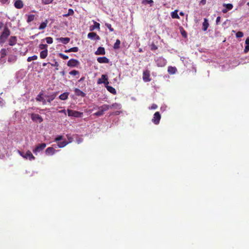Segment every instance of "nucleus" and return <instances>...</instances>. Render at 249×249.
<instances>
[{
	"label": "nucleus",
	"instance_id": "40",
	"mask_svg": "<svg viewBox=\"0 0 249 249\" xmlns=\"http://www.w3.org/2000/svg\"><path fill=\"white\" fill-rule=\"evenodd\" d=\"M154 1L153 0H143V3L144 4H149L150 5L153 3Z\"/></svg>",
	"mask_w": 249,
	"mask_h": 249
},
{
	"label": "nucleus",
	"instance_id": "6",
	"mask_svg": "<svg viewBox=\"0 0 249 249\" xmlns=\"http://www.w3.org/2000/svg\"><path fill=\"white\" fill-rule=\"evenodd\" d=\"M102 83H104L105 85H107L109 84L107 76V75L103 74L101 76V78L98 79L97 84H101Z\"/></svg>",
	"mask_w": 249,
	"mask_h": 249
},
{
	"label": "nucleus",
	"instance_id": "11",
	"mask_svg": "<svg viewBox=\"0 0 249 249\" xmlns=\"http://www.w3.org/2000/svg\"><path fill=\"white\" fill-rule=\"evenodd\" d=\"M23 158L26 159H29L30 160H34L35 159V157L29 150L26 152L25 155H24Z\"/></svg>",
	"mask_w": 249,
	"mask_h": 249
},
{
	"label": "nucleus",
	"instance_id": "26",
	"mask_svg": "<svg viewBox=\"0 0 249 249\" xmlns=\"http://www.w3.org/2000/svg\"><path fill=\"white\" fill-rule=\"evenodd\" d=\"M106 87L107 89V90L110 92V93L113 94H116V89L112 87L111 86H107V85H106Z\"/></svg>",
	"mask_w": 249,
	"mask_h": 249
},
{
	"label": "nucleus",
	"instance_id": "38",
	"mask_svg": "<svg viewBox=\"0 0 249 249\" xmlns=\"http://www.w3.org/2000/svg\"><path fill=\"white\" fill-rule=\"evenodd\" d=\"M53 61L54 63L53 64L51 63V65H52V66L55 67H56L55 69L56 70H58V67L59 66V64H58V62L55 60H54ZM49 63L50 64V63Z\"/></svg>",
	"mask_w": 249,
	"mask_h": 249
},
{
	"label": "nucleus",
	"instance_id": "53",
	"mask_svg": "<svg viewBox=\"0 0 249 249\" xmlns=\"http://www.w3.org/2000/svg\"><path fill=\"white\" fill-rule=\"evenodd\" d=\"M160 60L163 61V64L162 65H159V64H158V66L162 67V66H165V60L164 59H162V58H160Z\"/></svg>",
	"mask_w": 249,
	"mask_h": 249
},
{
	"label": "nucleus",
	"instance_id": "17",
	"mask_svg": "<svg viewBox=\"0 0 249 249\" xmlns=\"http://www.w3.org/2000/svg\"><path fill=\"white\" fill-rule=\"evenodd\" d=\"M223 6L225 7V8L222 9V12L224 13H226L228 10H231L233 7L231 3L227 4H224Z\"/></svg>",
	"mask_w": 249,
	"mask_h": 249
},
{
	"label": "nucleus",
	"instance_id": "64",
	"mask_svg": "<svg viewBox=\"0 0 249 249\" xmlns=\"http://www.w3.org/2000/svg\"><path fill=\"white\" fill-rule=\"evenodd\" d=\"M47 64H48V63H43V65H43V66H44H44H46L47 65Z\"/></svg>",
	"mask_w": 249,
	"mask_h": 249
},
{
	"label": "nucleus",
	"instance_id": "21",
	"mask_svg": "<svg viewBox=\"0 0 249 249\" xmlns=\"http://www.w3.org/2000/svg\"><path fill=\"white\" fill-rule=\"evenodd\" d=\"M99 109L102 110L104 113L105 111L108 110L110 109V105L104 104L98 107Z\"/></svg>",
	"mask_w": 249,
	"mask_h": 249
},
{
	"label": "nucleus",
	"instance_id": "59",
	"mask_svg": "<svg viewBox=\"0 0 249 249\" xmlns=\"http://www.w3.org/2000/svg\"><path fill=\"white\" fill-rule=\"evenodd\" d=\"M245 43L247 45H249V37L247 38Z\"/></svg>",
	"mask_w": 249,
	"mask_h": 249
},
{
	"label": "nucleus",
	"instance_id": "31",
	"mask_svg": "<svg viewBox=\"0 0 249 249\" xmlns=\"http://www.w3.org/2000/svg\"><path fill=\"white\" fill-rule=\"evenodd\" d=\"M69 93L68 92H65L61 94L59 98L62 100H65L68 98Z\"/></svg>",
	"mask_w": 249,
	"mask_h": 249
},
{
	"label": "nucleus",
	"instance_id": "4",
	"mask_svg": "<svg viewBox=\"0 0 249 249\" xmlns=\"http://www.w3.org/2000/svg\"><path fill=\"white\" fill-rule=\"evenodd\" d=\"M46 146V144L45 143H42L38 144L36 147L33 150V152L36 155H37L38 153L42 151Z\"/></svg>",
	"mask_w": 249,
	"mask_h": 249
},
{
	"label": "nucleus",
	"instance_id": "49",
	"mask_svg": "<svg viewBox=\"0 0 249 249\" xmlns=\"http://www.w3.org/2000/svg\"><path fill=\"white\" fill-rule=\"evenodd\" d=\"M249 51V45H247L244 49V53H247Z\"/></svg>",
	"mask_w": 249,
	"mask_h": 249
},
{
	"label": "nucleus",
	"instance_id": "16",
	"mask_svg": "<svg viewBox=\"0 0 249 249\" xmlns=\"http://www.w3.org/2000/svg\"><path fill=\"white\" fill-rule=\"evenodd\" d=\"M97 60L99 63H108L109 62V59L105 56L98 57Z\"/></svg>",
	"mask_w": 249,
	"mask_h": 249
},
{
	"label": "nucleus",
	"instance_id": "54",
	"mask_svg": "<svg viewBox=\"0 0 249 249\" xmlns=\"http://www.w3.org/2000/svg\"><path fill=\"white\" fill-rule=\"evenodd\" d=\"M158 49V47L154 44H153L151 46V50H156Z\"/></svg>",
	"mask_w": 249,
	"mask_h": 249
},
{
	"label": "nucleus",
	"instance_id": "62",
	"mask_svg": "<svg viewBox=\"0 0 249 249\" xmlns=\"http://www.w3.org/2000/svg\"><path fill=\"white\" fill-rule=\"evenodd\" d=\"M85 77H81L79 80H78V82H82L83 81H84L85 80Z\"/></svg>",
	"mask_w": 249,
	"mask_h": 249
},
{
	"label": "nucleus",
	"instance_id": "61",
	"mask_svg": "<svg viewBox=\"0 0 249 249\" xmlns=\"http://www.w3.org/2000/svg\"><path fill=\"white\" fill-rule=\"evenodd\" d=\"M220 20V17H217V18L216 20V22L217 23H218Z\"/></svg>",
	"mask_w": 249,
	"mask_h": 249
},
{
	"label": "nucleus",
	"instance_id": "23",
	"mask_svg": "<svg viewBox=\"0 0 249 249\" xmlns=\"http://www.w3.org/2000/svg\"><path fill=\"white\" fill-rule=\"evenodd\" d=\"M17 59V56L15 55H10L8 58V62L9 63H14Z\"/></svg>",
	"mask_w": 249,
	"mask_h": 249
},
{
	"label": "nucleus",
	"instance_id": "37",
	"mask_svg": "<svg viewBox=\"0 0 249 249\" xmlns=\"http://www.w3.org/2000/svg\"><path fill=\"white\" fill-rule=\"evenodd\" d=\"M45 40L48 44H52L53 42V39L51 37H47L45 38Z\"/></svg>",
	"mask_w": 249,
	"mask_h": 249
},
{
	"label": "nucleus",
	"instance_id": "29",
	"mask_svg": "<svg viewBox=\"0 0 249 249\" xmlns=\"http://www.w3.org/2000/svg\"><path fill=\"white\" fill-rule=\"evenodd\" d=\"M100 28V24L97 22H94V25L90 26V31L94 30L96 29Z\"/></svg>",
	"mask_w": 249,
	"mask_h": 249
},
{
	"label": "nucleus",
	"instance_id": "32",
	"mask_svg": "<svg viewBox=\"0 0 249 249\" xmlns=\"http://www.w3.org/2000/svg\"><path fill=\"white\" fill-rule=\"evenodd\" d=\"M0 53L1 58H2L4 57L7 55V51L6 49L3 48V49H1V50L0 51Z\"/></svg>",
	"mask_w": 249,
	"mask_h": 249
},
{
	"label": "nucleus",
	"instance_id": "58",
	"mask_svg": "<svg viewBox=\"0 0 249 249\" xmlns=\"http://www.w3.org/2000/svg\"><path fill=\"white\" fill-rule=\"evenodd\" d=\"M18 153L20 156H21L23 158L24 155H25V154L23 152H21L20 151H18Z\"/></svg>",
	"mask_w": 249,
	"mask_h": 249
},
{
	"label": "nucleus",
	"instance_id": "34",
	"mask_svg": "<svg viewBox=\"0 0 249 249\" xmlns=\"http://www.w3.org/2000/svg\"><path fill=\"white\" fill-rule=\"evenodd\" d=\"M120 40L117 39L116 41V42L114 44V48L115 49H119L120 48Z\"/></svg>",
	"mask_w": 249,
	"mask_h": 249
},
{
	"label": "nucleus",
	"instance_id": "46",
	"mask_svg": "<svg viewBox=\"0 0 249 249\" xmlns=\"http://www.w3.org/2000/svg\"><path fill=\"white\" fill-rule=\"evenodd\" d=\"M73 11L71 9H69L68 10V13L67 14H65L63 15V16H70L72 15L73 14Z\"/></svg>",
	"mask_w": 249,
	"mask_h": 249
},
{
	"label": "nucleus",
	"instance_id": "15",
	"mask_svg": "<svg viewBox=\"0 0 249 249\" xmlns=\"http://www.w3.org/2000/svg\"><path fill=\"white\" fill-rule=\"evenodd\" d=\"M55 150L52 147H48L45 150L47 155H53L55 153Z\"/></svg>",
	"mask_w": 249,
	"mask_h": 249
},
{
	"label": "nucleus",
	"instance_id": "52",
	"mask_svg": "<svg viewBox=\"0 0 249 249\" xmlns=\"http://www.w3.org/2000/svg\"><path fill=\"white\" fill-rule=\"evenodd\" d=\"M181 35L184 37H186L187 36V33L184 30H182L181 31Z\"/></svg>",
	"mask_w": 249,
	"mask_h": 249
},
{
	"label": "nucleus",
	"instance_id": "55",
	"mask_svg": "<svg viewBox=\"0 0 249 249\" xmlns=\"http://www.w3.org/2000/svg\"><path fill=\"white\" fill-rule=\"evenodd\" d=\"M9 0H0V2L5 4L8 2Z\"/></svg>",
	"mask_w": 249,
	"mask_h": 249
},
{
	"label": "nucleus",
	"instance_id": "35",
	"mask_svg": "<svg viewBox=\"0 0 249 249\" xmlns=\"http://www.w3.org/2000/svg\"><path fill=\"white\" fill-rule=\"evenodd\" d=\"M48 45L47 44H41L39 45V48L40 50H47Z\"/></svg>",
	"mask_w": 249,
	"mask_h": 249
},
{
	"label": "nucleus",
	"instance_id": "42",
	"mask_svg": "<svg viewBox=\"0 0 249 249\" xmlns=\"http://www.w3.org/2000/svg\"><path fill=\"white\" fill-rule=\"evenodd\" d=\"M59 56L62 59L66 60L69 58V57L68 55H65L62 53H59Z\"/></svg>",
	"mask_w": 249,
	"mask_h": 249
},
{
	"label": "nucleus",
	"instance_id": "7",
	"mask_svg": "<svg viewBox=\"0 0 249 249\" xmlns=\"http://www.w3.org/2000/svg\"><path fill=\"white\" fill-rule=\"evenodd\" d=\"M31 118L32 120L34 122H38L39 123H41L43 121L42 118L38 114H31Z\"/></svg>",
	"mask_w": 249,
	"mask_h": 249
},
{
	"label": "nucleus",
	"instance_id": "43",
	"mask_svg": "<svg viewBox=\"0 0 249 249\" xmlns=\"http://www.w3.org/2000/svg\"><path fill=\"white\" fill-rule=\"evenodd\" d=\"M94 114L96 116H100L104 114V112L100 109H99V110L98 111H97L96 112H95L94 113Z\"/></svg>",
	"mask_w": 249,
	"mask_h": 249
},
{
	"label": "nucleus",
	"instance_id": "63",
	"mask_svg": "<svg viewBox=\"0 0 249 249\" xmlns=\"http://www.w3.org/2000/svg\"><path fill=\"white\" fill-rule=\"evenodd\" d=\"M60 113H65V114H66V110L65 109H63V110H61L60 111H59Z\"/></svg>",
	"mask_w": 249,
	"mask_h": 249
},
{
	"label": "nucleus",
	"instance_id": "25",
	"mask_svg": "<svg viewBox=\"0 0 249 249\" xmlns=\"http://www.w3.org/2000/svg\"><path fill=\"white\" fill-rule=\"evenodd\" d=\"M59 40L62 43H63L64 44H67L70 42V38L69 37H60L59 38Z\"/></svg>",
	"mask_w": 249,
	"mask_h": 249
},
{
	"label": "nucleus",
	"instance_id": "20",
	"mask_svg": "<svg viewBox=\"0 0 249 249\" xmlns=\"http://www.w3.org/2000/svg\"><path fill=\"white\" fill-rule=\"evenodd\" d=\"M71 141H70L69 142H70ZM69 143V142L66 141V140H64L62 142H57V146L59 148H63L65 146H66Z\"/></svg>",
	"mask_w": 249,
	"mask_h": 249
},
{
	"label": "nucleus",
	"instance_id": "56",
	"mask_svg": "<svg viewBox=\"0 0 249 249\" xmlns=\"http://www.w3.org/2000/svg\"><path fill=\"white\" fill-rule=\"evenodd\" d=\"M206 3V0H201L200 4L202 5H205Z\"/></svg>",
	"mask_w": 249,
	"mask_h": 249
},
{
	"label": "nucleus",
	"instance_id": "28",
	"mask_svg": "<svg viewBox=\"0 0 249 249\" xmlns=\"http://www.w3.org/2000/svg\"><path fill=\"white\" fill-rule=\"evenodd\" d=\"M48 23V20H47V19L45 20L44 22H42L38 28L39 29V30L44 29L46 27Z\"/></svg>",
	"mask_w": 249,
	"mask_h": 249
},
{
	"label": "nucleus",
	"instance_id": "1",
	"mask_svg": "<svg viewBox=\"0 0 249 249\" xmlns=\"http://www.w3.org/2000/svg\"><path fill=\"white\" fill-rule=\"evenodd\" d=\"M11 34L10 29L7 26L4 27L3 30L0 35V44L2 45Z\"/></svg>",
	"mask_w": 249,
	"mask_h": 249
},
{
	"label": "nucleus",
	"instance_id": "36",
	"mask_svg": "<svg viewBox=\"0 0 249 249\" xmlns=\"http://www.w3.org/2000/svg\"><path fill=\"white\" fill-rule=\"evenodd\" d=\"M37 59V56L36 55H34L32 56L29 57L27 58V61L31 62L32 60H36Z\"/></svg>",
	"mask_w": 249,
	"mask_h": 249
},
{
	"label": "nucleus",
	"instance_id": "3",
	"mask_svg": "<svg viewBox=\"0 0 249 249\" xmlns=\"http://www.w3.org/2000/svg\"><path fill=\"white\" fill-rule=\"evenodd\" d=\"M142 79L145 82H150L151 80L150 71L149 70H145L143 71L142 73Z\"/></svg>",
	"mask_w": 249,
	"mask_h": 249
},
{
	"label": "nucleus",
	"instance_id": "9",
	"mask_svg": "<svg viewBox=\"0 0 249 249\" xmlns=\"http://www.w3.org/2000/svg\"><path fill=\"white\" fill-rule=\"evenodd\" d=\"M44 95L42 92H40L38 95L36 96V99L37 102H41L43 105H46L47 104V101L45 99Z\"/></svg>",
	"mask_w": 249,
	"mask_h": 249
},
{
	"label": "nucleus",
	"instance_id": "5",
	"mask_svg": "<svg viewBox=\"0 0 249 249\" xmlns=\"http://www.w3.org/2000/svg\"><path fill=\"white\" fill-rule=\"evenodd\" d=\"M160 119L161 115L160 112L157 111L154 113L153 118L152 119V121L154 124H158L160 123Z\"/></svg>",
	"mask_w": 249,
	"mask_h": 249
},
{
	"label": "nucleus",
	"instance_id": "18",
	"mask_svg": "<svg viewBox=\"0 0 249 249\" xmlns=\"http://www.w3.org/2000/svg\"><path fill=\"white\" fill-rule=\"evenodd\" d=\"M14 6L17 8L20 9L23 6V2L21 0H17L14 3Z\"/></svg>",
	"mask_w": 249,
	"mask_h": 249
},
{
	"label": "nucleus",
	"instance_id": "44",
	"mask_svg": "<svg viewBox=\"0 0 249 249\" xmlns=\"http://www.w3.org/2000/svg\"><path fill=\"white\" fill-rule=\"evenodd\" d=\"M105 25L109 30L110 32H112L114 31V29L112 28L110 24L106 23L105 24Z\"/></svg>",
	"mask_w": 249,
	"mask_h": 249
},
{
	"label": "nucleus",
	"instance_id": "41",
	"mask_svg": "<svg viewBox=\"0 0 249 249\" xmlns=\"http://www.w3.org/2000/svg\"><path fill=\"white\" fill-rule=\"evenodd\" d=\"M63 140V136H61V135H59V136H57L54 139V142H59L60 141Z\"/></svg>",
	"mask_w": 249,
	"mask_h": 249
},
{
	"label": "nucleus",
	"instance_id": "2",
	"mask_svg": "<svg viewBox=\"0 0 249 249\" xmlns=\"http://www.w3.org/2000/svg\"><path fill=\"white\" fill-rule=\"evenodd\" d=\"M68 114L69 116H72L74 117H81L83 114L82 112H80L77 111L73 110L71 109H68Z\"/></svg>",
	"mask_w": 249,
	"mask_h": 249
},
{
	"label": "nucleus",
	"instance_id": "51",
	"mask_svg": "<svg viewBox=\"0 0 249 249\" xmlns=\"http://www.w3.org/2000/svg\"><path fill=\"white\" fill-rule=\"evenodd\" d=\"M34 19V17H28L27 22H30L33 21Z\"/></svg>",
	"mask_w": 249,
	"mask_h": 249
},
{
	"label": "nucleus",
	"instance_id": "48",
	"mask_svg": "<svg viewBox=\"0 0 249 249\" xmlns=\"http://www.w3.org/2000/svg\"><path fill=\"white\" fill-rule=\"evenodd\" d=\"M157 107H158L157 105L153 104L152 105V106H151V107L149 108L151 109H155L157 108Z\"/></svg>",
	"mask_w": 249,
	"mask_h": 249
},
{
	"label": "nucleus",
	"instance_id": "60",
	"mask_svg": "<svg viewBox=\"0 0 249 249\" xmlns=\"http://www.w3.org/2000/svg\"><path fill=\"white\" fill-rule=\"evenodd\" d=\"M3 26H4L3 23L0 21V30H1L3 27Z\"/></svg>",
	"mask_w": 249,
	"mask_h": 249
},
{
	"label": "nucleus",
	"instance_id": "19",
	"mask_svg": "<svg viewBox=\"0 0 249 249\" xmlns=\"http://www.w3.org/2000/svg\"><path fill=\"white\" fill-rule=\"evenodd\" d=\"M74 92L76 95L81 97H85L86 94L79 89L76 88L74 89Z\"/></svg>",
	"mask_w": 249,
	"mask_h": 249
},
{
	"label": "nucleus",
	"instance_id": "24",
	"mask_svg": "<svg viewBox=\"0 0 249 249\" xmlns=\"http://www.w3.org/2000/svg\"><path fill=\"white\" fill-rule=\"evenodd\" d=\"M177 71V68L175 67L169 66L168 68V72L170 74H175L176 72Z\"/></svg>",
	"mask_w": 249,
	"mask_h": 249
},
{
	"label": "nucleus",
	"instance_id": "47",
	"mask_svg": "<svg viewBox=\"0 0 249 249\" xmlns=\"http://www.w3.org/2000/svg\"><path fill=\"white\" fill-rule=\"evenodd\" d=\"M53 0H42V2L45 4H48L51 3Z\"/></svg>",
	"mask_w": 249,
	"mask_h": 249
},
{
	"label": "nucleus",
	"instance_id": "33",
	"mask_svg": "<svg viewBox=\"0 0 249 249\" xmlns=\"http://www.w3.org/2000/svg\"><path fill=\"white\" fill-rule=\"evenodd\" d=\"M116 108L120 109L121 108V105L118 103H114L111 105H110V108Z\"/></svg>",
	"mask_w": 249,
	"mask_h": 249
},
{
	"label": "nucleus",
	"instance_id": "39",
	"mask_svg": "<svg viewBox=\"0 0 249 249\" xmlns=\"http://www.w3.org/2000/svg\"><path fill=\"white\" fill-rule=\"evenodd\" d=\"M70 75H76L79 73V71L76 70H72L69 72Z\"/></svg>",
	"mask_w": 249,
	"mask_h": 249
},
{
	"label": "nucleus",
	"instance_id": "57",
	"mask_svg": "<svg viewBox=\"0 0 249 249\" xmlns=\"http://www.w3.org/2000/svg\"><path fill=\"white\" fill-rule=\"evenodd\" d=\"M4 105V103L1 98H0V106L2 107Z\"/></svg>",
	"mask_w": 249,
	"mask_h": 249
},
{
	"label": "nucleus",
	"instance_id": "30",
	"mask_svg": "<svg viewBox=\"0 0 249 249\" xmlns=\"http://www.w3.org/2000/svg\"><path fill=\"white\" fill-rule=\"evenodd\" d=\"M79 50V49L77 47H74L71 48L69 49L66 50L65 51V53H70V52H77Z\"/></svg>",
	"mask_w": 249,
	"mask_h": 249
},
{
	"label": "nucleus",
	"instance_id": "10",
	"mask_svg": "<svg viewBox=\"0 0 249 249\" xmlns=\"http://www.w3.org/2000/svg\"><path fill=\"white\" fill-rule=\"evenodd\" d=\"M57 94V92H53L49 95H45L44 97L47 99L46 100L47 102L51 103V102L55 99Z\"/></svg>",
	"mask_w": 249,
	"mask_h": 249
},
{
	"label": "nucleus",
	"instance_id": "12",
	"mask_svg": "<svg viewBox=\"0 0 249 249\" xmlns=\"http://www.w3.org/2000/svg\"><path fill=\"white\" fill-rule=\"evenodd\" d=\"M88 37L89 38L91 39H97L99 40L100 39V37L99 36H98L96 33L94 32H90L89 33L88 35Z\"/></svg>",
	"mask_w": 249,
	"mask_h": 249
},
{
	"label": "nucleus",
	"instance_id": "13",
	"mask_svg": "<svg viewBox=\"0 0 249 249\" xmlns=\"http://www.w3.org/2000/svg\"><path fill=\"white\" fill-rule=\"evenodd\" d=\"M9 45L10 46H14L16 44L17 42V37L15 36H11L9 40Z\"/></svg>",
	"mask_w": 249,
	"mask_h": 249
},
{
	"label": "nucleus",
	"instance_id": "27",
	"mask_svg": "<svg viewBox=\"0 0 249 249\" xmlns=\"http://www.w3.org/2000/svg\"><path fill=\"white\" fill-rule=\"evenodd\" d=\"M48 50H43L40 53V57L42 59L45 58L48 55Z\"/></svg>",
	"mask_w": 249,
	"mask_h": 249
},
{
	"label": "nucleus",
	"instance_id": "50",
	"mask_svg": "<svg viewBox=\"0 0 249 249\" xmlns=\"http://www.w3.org/2000/svg\"><path fill=\"white\" fill-rule=\"evenodd\" d=\"M178 11L177 10H176L171 13V16H178Z\"/></svg>",
	"mask_w": 249,
	"mask_h": 249
},
{
	"label": "nucleus",
	"instance_id": "22",
	"mask_svg": "<svg viewBox=\"0 0 249 249\" xmlns=\"http://www.w3.org/2000/svg\"><path fill=\"white\" fill-rule=\"evenodd\" d=\"M209 26V24L208 23V21L207 18H204V22L202 24V30L204 31H205L207 30L208 27Z\"/></svg>",
	"mask_w": 249,
	"mask_h": 249
},
{
	"label": "nucleus",
	"instance_id": "14",
	"mask_svg": "<svg viewBox=\"0 0 249 249\" xmlns=\"http://www.w3.org/2000/svg\"><path fill=\"white\" fill-rule=\"evenodd\" d=\"M106 53L104 47H99L95 52L96 55H104Z\"/></svg>",
	"mask_w": 249,
	"mask_h": 249
},
{
	"label": "nucleus",
	"instance_id": "8",
	"mask_svg": "<svg viewBox=\"0 0 249 249\" xmlns=\"http://www.w3.org/2000/svg\"><path fill=\"white\" fill-rule=\"evenodd\" d=\"M79 64V62L75 59H71L68 61L67 65L71 67H77Z\"/></svg>",
	"mask_w": 249,
	"mask_h": 249
},
{
	"label": "nucleus",
	"instance_id": "45",
	"mask_svg": "<svg viewBox=\"0 0 249 249\" xmlns=\"http://www.w3.org/2000/svg\"><path fill=\"white\" fill-rule=\"evenodd\" d=\"M243 33L242 32L239 31L236 34V36L237 38L242 37L243 36Z\"/></svg>",
	"mask_w": 249,
	"mask_h": 249
}]
</instances>
